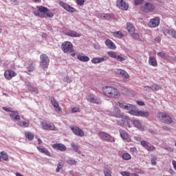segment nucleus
<instances>
[{
    "instance_id": "obj_63",
    "label": "nucleus",
    "mask_w": 176,
    "mask_h": 176,
    "mask_svg": "<svg viewBox=\"0 0 176 176\" xmlns=\"http://www.w3.org/2000/svg\"><path fill=\"white\" fill-rule=\"evenodd\" d=\"M37 141H38V145H41V144H42V140H41V138H38Z\"/></svg>"
},
{
    "instance_id": "obj_53",
    "label": "nucleus",
    "mask_w": 176,
    "mask_h": 176,
    "mask_svg": "<svg viewBox=\"0 0 176 176\" xmlns=\"http://www.w3.org/2000/svg\"><path fill=\"white\" fill-rule=\"evenodd\" d=\"M131 35H132L133 39H139L140 38V34H138V33H133Z\"/></svg>"
},
{
    "instance_id": "obj_8",
    "label": "nucleus",
    "mask_w": 176,
    "mask_h": 176,
    "mask_svg": "<svg viewBox=\"0 0 176 176\" xmlns=\"http://www.w3.org/2000/svg\"><path fill=\"white\" fill-rule=\"evenodd\" d=\"M40 60L41 63V67L43 69H45V68H47L49 67V63H50V60L49 59V57L46 54H42L40 56Z\"/></svg>"
},
{
    "instance_id": "obj_27",
    "label": "nucleus",
    "mask_w": 176,
    "mask_h": 176,
    "mask_svg": "<svg viewBox=\"0 0 176 176\" xmlns=\"http://www.w3.org/2000/svg\"><path fill=\"white\" fill-rule=\"evenodd\" d=\"M148 64L151 67H157V60L155 56H150L148 58Z\"/></svg>"
},
{
    "instance_id": "obj_35",
    "label": "nucleus",
    "mask_w": 176,
    "mask_h": 176,
    "mask_svg": "<svg viewBox=\"0 0 176 176\" xmlns=\"http://www.w3.org/2000/svg\"><path fill=\"white\" fill-rule=\"evenodd\" d=\"M67 35L68 36H72L73 38H75V37H78V36H80V35H79V34L75 31H69L67 32Z\"/></svg>"
},
{
    "instance_id": "obj_25",
    "label": "nucleus",
    "mask_w": 176,
    "mask_h": 176,
    "mask_svg": "<svg viewBox=\"0 0 176 176\" xmlns=\"http://www.w3.org/2000/svg\"><path fill=\"white\" fill-rule=\"evenodd\" d=\"M10 117L11 118V119H12V120H15V121L20 120L21 119V118L19 115L18 111H12L11 113L10 114Z\"/></svg>"
},
{
    "instance_id": "obj_11",
    "label": "nucleus",
    "mask_w": 176,
    "mask_h": 176,
    "mask_svg": "<svg viewBox=\"0 0 176 176\" xmlns=\"http://www.w3.org/2000/svg\"><path fill=\"white\" fill-rule=\"evenodd\" d=\"M41 125L44 130H50L51 131H54V130H56V125H54V124H47V122H46L45 120L41 121Z\"/></svg>"
},
{
    "instance_id": "obj_4",
    "label": "nucleus",
    "mask_w": 176,
    "mask_h": 176,
    "mask_svg": "<svg viewBox=\"0 0 176 176\" xmlns=\"http://www.w3.org/2000/svg\"><path fill=\"white\" fill-rule=\"evenodd\" d=\"M159 119H161L162 122L166 123V124H171L173 123V119L168 116V114L163 112H159L157 113Z\"/></svg>"
},
{
    "instance_id": "obj_56",
    "label": "nucleus",
    "mask_w": 176,
    "mask_h": 176,
    "mask_svg": "<svg viewBox=\"0 0 176 176\" xmlns=\"http://www.w3.org/2000/svg\"><path fill=\"white\" fill-rule=\"evenodd\" d=\"M3 111H6V112H12V108H8V107H3Z\"/></svg>"
},
{
    "instance_id": "obj_30",
    "label": "nucleus",
    "mask_w": 176,
    "mask_h": 176,
    "mask_svg": "<svg viewBox=\"0 0 176 176\" xmlns=\"http://www.w3.org/2000/svg\"><path fill=\"white\" fill-rule=\"evenodd\" d=\"M18 126L22 127L23 129H25L27 127H30V122L25 121H20L18 122Z\"/></svg>"
},
{
    "instance_id": "obj_39",
    "label": "nucleus",
    "mask_w": 176,
    "mask_h": 176,
    "mask_svg": "<svg viewBox=\"0 0 176 176\" xmlns=\"http://www.w3.org/2000/svg\"><path fill=\"white\" fill-rule=\"evenodd\" d=\"M107 54L111 58H116V57L118 56V55L116 54V52H113V51H111V52H107Z\"/></svg>"
},
{
    "instance_id": "obj_9",
    "label": "nucleus",
    "mask_w": 176,
    "mask_h": 176,
    "mask_svg": "<svg viewBox=\"0 0 176 176\" xmlns=\"http://www.w3.org/2000/svg\"><path fill=\"white\" fill-rule=\"evenodd\" d=\"M98 135L100 138L104 140V141H107V142H115V138L105 132L100 131L98 133Z\"/></svg>"
},
{
    "instance_id": "obj_51",
    "label": "nucleus",
    "mask_w": 176,
    "mask_h": 176,
    "mask_svg": "<svg viewBox=\"0 0 176 176\" xmlns=\"http://www.w3.org/2000/svg\"><path fill=\"white\" fill-rule=\"evenodd\" d=\"M72 111L73 113H76V112H80V109L79 107H73Z\"/></svg>"
},
{
    "instance_id": "obj_36",
    "label": "nucleus",
    "mask_w": 176,
    "mask_h": 176,
    "mask_svg": "<svg viewBox=\"0 0 176 176\" xmlns=\"http://www.w3.org/2000/svg\"><path fill=\"white\" fill-rule=\"evenodd\" d=\"M71 147L72 148L73 151H74V152H78V153H80L79 152V146L75 143H72L71 144Z\"/></svg>"
},
{
    "instance_id": "obj_13",
    "label": "nucleus",
    "mask_w": 176,
    "mask_h": 176,
    "mask_svg": "<svg viewBox=\"0 0 176 176\" xmlns=\"http://www.w3.org/2000/svg\"><path fill=\"white\" fill-rule=\"evenodd\" d=\"M160 24V17L155 16L150 20L148 22V26L151 28H156V27H159Z\"/></svg>"
},
{
    "instance_id": "obj_50",
    "label": "nucleus",
    "mask_w": 176,
    "mask_h": 176,
    "mask_svg": "<svg viewBox=\"0 0 176 176\" xmlns=\"http://www.w3.org/2000/svg\"><path fill=\"white\" fill-rule=\"evenodd\" d=\"M122 176H131L129 171H122L120 173Z\"/></svg>"
},
{
    "instance_id": "obj_16",
    "label": "nucleus",
    "mask_w": 176,
    "mask_h": 176,
    "mask_svg": "<svg viewBox=\"0 0 176 176\" xmlns=\"http://www.w3.org/2000/svg\"><path fill=\"white\" fill-rule=\"evenodd\" d=\"M51 103L54 107V109L56 111V112H57V113H63V110L61 107H60L58 102H57L54 98H51Z\"/></svg>"
},
{
    "instance_id": "obj_19",
    "label": "nucleus",
    "mask_w": 176,
    "mask_h": 176,
    "mask_svg": "<svg viewBox=\"0 0 176 176\" xmlns=\"http://www.w3.org/2000/svg\"><path fill=\"white\" fill-rule=\"evenodd\" d=\"M52 148L54 149H57L58 151H60L61 152H64V151H67V146L61 143H56L52 144Z\"/></svg>"
},
{
    "instance_id": "obj_31",
    "label": "nucleus",
    "mask_w": 176,
    "mask_h": 176,
    "mask_svg": "<svg viewBox=\"0 0 176 176\" xmlns=\"http://www.w3.org/2000/svg\"><path fill=\"white\" fill-rule=\"evenodd\" d=\"M135 127L138 129L139 130H144V128L142 127V125L141 124V122L138 120H135L133 122Z\"/></svg>"
},
{
    "instance_id": "obj_62",
    "label": "nucleus",
    "mask_w": 176,
    "mask_h": 176,
    "mask_svg": "<svg viewBox=\"0 0 176 176\" xmlns=\"http://www.w3.org/2000/svg\"><path fill=\"white\" fill-rule=\"evenodd\" d=\"M155 41L157 42V43H160V42H161V39L160 37L155 38Z\"/></svg>"
},
{
    "instance_id": "obj_47",
    "label": "nucleus",
    "mask_w": 176,
    "mask_h": 176,
    "mask_svg": "<svg viewBox=\"0 0 176 176\" xmlns=\"http://www.w3.org/2000/svg\"><path fill=\"white\" fill-rule=\"evenodd\" d=\"M91 63L93 64H100L99 58H94L91 59Z\"/></svg>"
},
{
    "instance_id": "obj_15",
    "label": "nucleus",
    "mask_w": 176,
    "mask_h": 176,
    "mask_svg": "<svg viewBox=\"0 0 176 176\" xmlns=\"http://www.w3.org/2000/svg\"><path fill=\"white\" fill-rule=\"evenodd\" d=\"M14 76H17V73L12 69L6 70L4 72V77L7 80H11Z\"/></svg>"
},
{
    "instance_id": "obj_26",
    "label": "nucleus",
    "mask_w": 176,
    "mask_h": 176,
    "mask_svg": "<svg viewBox=\"0 0 176 176\" xmlns=\"http://www.w3.org/2000/svg\"><path fill=\"white\" fill-rule=\"evenodd\" d=\"M126 30L131 35H133L135 32V28L131 23L126 24Z\"/></svg>"
},
{
    "instance_id": "obj_10",
    "label": "nucleus",
    "mask_w": 176,
    "mask_h": 176,
    "mask_svg": "<svg viewBox=\"0 0 176 176\" xmlns=\"http://www.w3.org/2000/svg\"><path fill=\"white\" fill-rule=\"evenodd\" d=\"M131 115L133 116H141L142 118H148V116H149V112L137 110L135 107L133 111H131Z\"/></svg>"
},
{
    "instance_id": "obj_14",
    "label": "nucleus",
    "mask_w": 176,
    "mask_h": 176,
    "mask_svg": "<svg viewBox=\"0 0 176 176\" xmlns=\"http://www.w3.org/2000/svg\"><path fill=\"white\" fill-rule=\"evenodd\" d=\"M116 73L117 75L121 76L124 80H129V79H130V75H129V73L124 69H117Z\"/></svg>"
},
{
    "instance_id": "obj_2",
    "label": "nucleus",
    "mask_w": 176,
    "mask_h": 176,
    "mask_svg": "<svg viewBox=\"0 0 176 176\" xmlns=\"http://www.w3.org/2000/svg\"><path fill=\"white\" fill-rule=\"evenodd\" d=\"M102 93L107 98H118L120 96V91L112 86L103 87Z\"/></svg>"
},
{
    "instance_id": "obj_3",
    "label": "nucleus",
    "mask_w": 176,
    "mask_h": 176,
    "mask_svg": "<svg viewBox=\"0 0 176 176\" xmlns=\"http://www.w3.org/2000/svg\"><path fill=\"white\" fill-rule=\"evenodd\" d=\"M111 116L113 118H118L121 119L120 121H117V124L118 126H121L123 127L124 126V123L126 122V119H127V116H124V113L120 111L118 107H114L113 111L111 112Z\"/></svg>"
},
{
    "instance_id": "obj_6",
    "label": "nucleus",
    "mask_w": 176,
    "mask_h": 176,
    "mask_svg": "<svg viewBox=\"0 0 176 176\" xmlns=\"http://www.w3.org/2000/svg\"><path fill=\"white\" fill-rule=\"evenodd\" d=\"M74 45L72 43L69 41H66L62 44L61 49L64 53H72Z\"/></svg>"
},
{
    "instance_id": "obj_12",
    "label": "nucleus",
    "mask_w": 176,
    "mask_h": 176,
    "mask_svg": "<svg viewBox=\"0 0 176 176\" xmlns=\"http://www.w3.org/2000/svg\"><path fill=\"white\" fill-rule=\"evenodd\" d=\"M58 5L63 8L65 10H67V12H69V13H75V12H76V9L69 6V4H67V3L64 1H59Z\"/></svg>"
},
{
    "instance_id": "obj_52",
    "label": "nucleus",
    "mask_w": 176,
    "mask_h": 176,
    "mask_svg": "<svg viewBox=\"0 0 176 176\" xmlns=\"http://www.w3.org/2000/svg\"><path fill=\"white\" fill-rule=\"evenodd\" d=\"M157 55L158 57H160L161 58H163L166 56V53L164 52H157Z\"/></svg>"
},
{
    "instance_id": "obj_58",
    "label": "nucleus",
    "mask_w": 176,
    "mask_h": 176,
    "mask_svg": "<svg viewBox=\"0 0 176 176\" xmlns=\"http://www.w3.org/2000/svg\"><path fill=\"white\" fill-rule=\"evenodd\" d=\"M137 104L140 107H144V105H145V103H144L142 101H137Z\"/></svg>"
},
{
    "instance_id": "obj_54",
    "label": "nucleus",
    "mask_w": 176,
    "mask_h": 176,
    "mask_svg": "<svg viewBox=\"0 0 176 176\" xmlns=\"http://www.w3.org/2000/svg\"><path fill=\"white\" fill-rule=\"evenodd\" d=\"M170 36H172V38H176V31L175 30H172L170 32Z\"/></svg>"
},
{
    "instance_id": "obj_1",
    "label": "nucleus",
    "mask_w": 176,
    "mask_h": 176,
    "mask_svg": "<svg viewBox=\"0 0 176 176\" xmlns=\"http://www.w3.org/2000/svg\"><path fill=\"white\" fill-rule=\"evenodd\" d=\"M36 10L33 11V13L34 16L37 17L45 19L46 17L52 18L54 16V14L52 12L49 8L43 6H36Z\"/></svg>"
},
{
    "instance_id": "obj_44",
    "label": "nucleus",
    "mask_w": 176,
    "mask_h": 176,
    "mask_svg": "<svg viewBox=\"0 0 176 176\" xmlns=\"http://www.w3.org/2000/svg\"><path fill=\"white\" fill-rule=\"evenodd\" d=\"M156 160H157V157L156 155H154L151 158V164L152 166H156L157 163L156 162Z\"/></svg>"
},
{
    "instance_id": "obj_45",
    "label": "nucleus",
    "mask_w": 176,
    "mask_h": 176,
    "mask_svg": "<svg viewBox=\"0 0 176 176\" xmlns=\"http://www.w3.org/2000/svg\"><path fill=\"white\" fill-rule=\"evenodd\" d=\"M99 58V63H102L104 61H107L108 60V56H103L101 58Z\"/></svg>"
},
{
    "instance_id": "obj_40",
    "label": "nucleus",
    "mask_w": 176,
    "mask_h": 176,
    "mask_svg": "<svg viewBox=\"0 0 176 176\" xmlns=\"http://www.w3.org/2000/svg\"><path fill=\"white\" fill-rule=\"evenodd\" d=\"M104 176H112V171L107 168L104 170Z\"/></svg>"
},
{
    "instance_id": "obj_37",
    "label": "nucleus",
    "mask_w": 176,
    "mask_h": 176,
    "mask_svg": "<svg viewBox=\"0 0 176 176\" xmlns=\"http://www.w3.org/2000/svg\"><path fill=\"white\" fill-rule=\"evenodd\" d=\"M63 167H64V162L60 161L58 163V166H57V168L56 169V171L57 173H60V170H61L63 168Z\"/></svg>"
},
{
    "instance_id": "obj_23",
    "label": "nucleus",
    "mask_w": 176,
    "mask_h": 176,
    "mask_svg": "<svg viewBox=\"0 0 176 176\" xmlns=\"http://www.w3.org/2000/svg\"><path fill=\"white\" fill-rule=\"evenodd\" d=\"M112 35L115 36V38L121 39V38H124V36H126V32L122 31L113 32Z\"/></svg>"
},
{
    "instance_id": "obj_5",
    "label": "nucleus",
    "mask_w": 176,
    "mask_h": 176,
    "mask_svg": "<svg viewBox=\"0 0 176 176\" xmlns=\"http://www.w3.org/2000/svg\"><path fill=\"white\" fill-rule=\"evenodd\" d=\"M141 9L142 12L151 13L152 12H155L156 7L151 2H146L143 6H142Z\"/></svg>"
},
{
    "instance_id": "obj_29",
    "label": "nucleus",
    "mask_w": 176,
    "mask_h": 176,
    "mask_svg": "<svg viewBox=\"0 0 176 176\" xmlns=\"http://www.w3.org/2000/svg\"><path fill=\"white\" fill-rule=\"evenodd\" d=\"M25 138L28 140V141H32V140L35 138V135L30 131L25 132Z\"/></svg>"
},
{
    "instance_id": "obj_57",
    "label": "nucleus",
    "mask_w": 176,
    "mask_h": 176,
    "mask_svg": "<svg viewBox=\"0 0 176 176\" xmlns=\"http://www.w3.org/2000/svg\"><path fill=\"white\" fill-rule=\"evenodd\" d=\"M130 152L132 153H137V148L135 147H132L130 148Z\"/></svg>"
},
{
    "instance_id": "obj_18",
    "label": "nucleus",
    "mask_w": 176,
    "mask_h": 176,
    "mask_svg": "<svg viewBox=\"0 0 176 176\" xmlns=\"http://www.w3.org/2000/svg\"><path fill=\"white\" fill-rule=\"evenodd\" d=\"M116 5L118 8L122 10H127V9H129V4L124 0H117Z\"/></svg>"
},
{
    "instance_id": "obj_33",
    "label": "nucleus",
    "mask_w": 176,
    "mask_h": 176,
    "mask_svg": "<svg viewBox=\"0 0 176 176\" xmlns=\"http://www.w3.org/2000/svg\"><path fill=\"white\" fill-rule=\"evenodd\" d=\"M28 72H26L28 74V72H34L35 71V65L34 63H30L27 67Z\"/></svg>"
},
{
    "instance_id": "obj_34",
    "label": "nucleus",
    "mask_w": 176,
    "mask_h": 176,
    "mask_svg": "<svg viewBox=\"0 0 176 176\" xmlns=\"http://www.w3.org/2000/svg\"><path fill=\"white\" fill-rule=\"evenodd\" d=\"M0 155V157L5 162H8V160H9V155H8V153H5V151H1Z\"/></svg>"
},
{
    "instance_id": "obj_64",
    "label": "nucleus",
    "mask_w": 176,
    "mask_h": 176,
    "mask_svg": "<svg viewBox=\"0 0 176 176\" xmlns=\"http://www.w3.org/2000/svg\"><path fill=\"white\" fill-rule=\"evenodd\" d=\"M131 176H140V175H138L137 173H131Z\"/></svg>"
},
{
    "instance_id": "obj_48",
    "label": "nucleus",
    "mask_w": 176,
    "mask_h": 176,
    "mask_svg": "<svg viewBox=\"0 0 176 176\" xmlns=\"http://www.w3.org/2000/svg\"><path fill=\"white\" fill-rule=\"evenodd\" d=\"M76 2L79 6H83L85 5V0H76Z\"/></svg>"
},
{
    "instance_id": "obj_32",
    "label": "nucleus",
    "mask_w": 176,
    "mask_h": 176,
    "mask_svg": "<svg viewBox=\"0 0 176 176\" xmlns=\"http://www.w3.org/2000/svg\"><path fill=\"white\" fill-rule=\"evenodd\" d=\"M146 87L147 89H151L153 91H157L162 89L160 86L156 84L153 85L151 87H148V86L145 87V88Z\"/></svg>"
},
{
    "instance_id": "obj_7",
    "label": "nucleus",
    "mask_w": 176,
    "mask_h": 176,
    "mask_svg": "<svg viewBox=\"0 0 176 176\" xmlns=\"http://www.w3.org/2000/svg\"><path fill=\"white\" fill-rule=\"evenodd\" d=\"M116 105H119L122 109H125L126 111H129V113L131 115L132 111H134L135 105L129 104V103H121L120 102H116Z\"/></svg>"
},
{
    "instance_id": "obj_55",
    "label": "nucleus",
    "mask_w": 176,
    "mask_h": 176,
    "mask_svg": "<svg viewBox=\"0 0 176 176\" xmlns=\"http://www.w3.org/2000/svg\"><path fill=\"white\" fill-rule=\"evenodd\" d=\"M144 2V0H135V5H141Z\"/></svg>"
},
{
    "instance_id": "obj_22",
    "label": "nucleus",
    "mask_w": 176,
    "mask_h": 176,
    "mask_svg": "<svg viewBox=\"0 0 176 176\" xmlns=\"http://www.w3.org/2000/svg\"><path fill=\"white\" fill-rule=\"evenodd\" d=\"M105 45L108 49H111V50H115L116 49V45H115L113 42L109 39L105 41Z\"/></svg>"
},
{
    "instance_id": "obj_17",
    "label": "nucleus",
    "mask_w": 176,
    "mask_h": 176,
    "mask_svg": "<svg viewBox=\"0 0 176 176\" xmlns=\"http://www.w3.org/2000/svg\"><path fill=\"white\" fill-rule=\"evenodd\" d=\"M70 129L76 135H78V137H85V132H83V130L80 129V128L78 126H70Z\"/></svg>"
},
{
    "instance_id": "obj_59",
    "label": "nucleus",
    "mask_w": 176,
    "mask_h": 176,
    "mask_svg": "<svg viewBox=\"0 0 176 176\" xmlns=\"http://www.w3.org/2000/svg\"><path fill=\"white\" fill-rule=\"evenodd\" d=\"M172 164H173L174 170H175V171H176V161L175 160H173Z\"/></svg>"
},
{
    "instance_id": "obj_60",
    "label": "nucleus",
    "mask_w": 176,
    "mask_h": 176,
    "mask_svg": "<svg viewBox=\"0 0 176 176\" xmlns=\"http://www.w3.org/2000/svg\"><path fill=\"white\" fill-rule=\"evenodd\" d=\"M166 151H168V152H174V148L168 147L165 148Z\"/></svg>"
},
{
    "instance_id": "obj_49",
    "label": "nucleus",
    "mask_w": 176,
    "mask_h": 176,
    "mask_svg": "<svg viewBox=\"0 0 176 176\" xmlns=\"http://www.w3.org/2000/svg\"><path fill=\"white\" fill-rule=\"evenodd\" d=\"M148 152H152V151H155L156 149V147L154 146H148L146 148Z\"/></svg>"
},
{
    "instance_id": "obj_46",
    "label": "nucleus",
    "mask_w": 176,
    "mask_h": 176,
    "mask_svg": "<svg viewBox=\"0 0 176 176\" xmlns=\"http://www.w3.org/2000/svg\"><path fill=\"white\" fill-rule=\"evenodd\" d=\"M141 145L142 146H143L144 148H145V149H146L147 146H148V142L145 141V140H142L141 142Z\"/></svg>"
},
{
    "instance_id": "obj_61",
    "label": "nucleus",
    "mask_w": 176,
    "mask_h": 176,
    "mask_svg": "<svg viewBox=\"0 0 176 176\" xmlns=\"http://www.w3.org/2000/svg\"><path fill=\"white\" fill-rule=\"evenodd\" d=\"M64 82H67V83H69V78L68 76H66L64 78Z\"/></svg>"
},
{
    "instance_id": "obj_28",
    "label": "nucleus",
    "mask_w": 176,
    "mask_h": 176,
    "mask_svg": "<svg viewBox=\"0 0 176 176\" xmlns=\"http://www.w3.org/2000/svg\"><path fill=\"white\" fill-rule=\"evenodd\" d=\"M119 133H120V135L122 138V140H125L126 141H127V140H129V133H127V131H126L125 130L120 129L119 131Z\"/></svg>"
},
{
    "instance_id": "obj_43",
    "label": "nucleus",
    "mask_w": 176,
    "mask_h": 176,
    "mask_svg": "<svg viewBox=\"0 0 176 176\" xmlns=\"http://www.w3.org/2000/svg\"><path fill=\"white\" fill-rule=\"evenodd\" d=\"M101 17H103L104 20H110L112 16L109 14H101Z\"/></svg>"
},
{
    "instance_id": "obj_42",
    "label": "nucleus",
    "mask_w": 176,
    "mask_h": 176,
    "mask_svg": "<svg viewBox=\"0 0 176 176\" xmlns=\"http://www.w3.org/2000/svg\"><path fill=\"white\" fill-rule=\"evenodd\" d=\"M66 162L67 163V164H69L70 166H74V165L78 164V161H76L75 160H69Z\"/></svg>"
},
{
    "instance_id": "obj_38",
    "label": "nucleus",
    "mask_w": 176,
    "mask_h": 176,
    "mask_svg": "<svg viewBox=\"0 0 176 176\" xmlns=\"http://www.w3.org/2000/svg\"><path fill=\"white\" fill-rule=\"evenodd\" d=\"M116 59L117 60V61L120 62L124 61L126 60V56H124V55H118Z\"/></svg>"
},
{
    "instance_id": "obj_20",
    "label": "nucleus",
    "mask_w": 176,
    "mask_h": 176,
    "mask_svg": "<svg viewBox=\"0 0 176 176\" xmlns=\"http://www.w3.org/2000/svg\"><path fill=\"white\" fill-rule=\"evenodd\" d=\"M87 100L92 104H101V100L98 98H96V96H94L93 94L89 95Z\"/></svg>"
},
{
    "instance_id": "obj_21",
    "label": "nucleus",
    "mask_w": 176,
    "mask_h": 176,
    "mask_svg": "<svg viewBox=\"0 0 176 176\" xmlns=\"http://www.w3.org/2000/svg\"><path fill=\"white\" fill-rule=\"evenodd\" d=\"M37 149L40 153H43L45 155V156H49L50 157H52V154L50 153V151L49 150L43 148L42 146H37Z\"/></svg>"
},
{
    "instance_id": "obj_24",
    "label": "nucleus",
    "mask_w": 176,
    "mask_h": 176,
    "mask_svg": "<svg viewBox=\"0 0 176 176\" xmlns=\"http://www.w3.org/2000/svg\"><path fill=\"white\" fill-rule=\"evenodd\" d=\"M77 58L78 60H79L80 61H82V63H87V61L90 60V58H89V56H87L83 55V54H79L77 56Z\"/></svg>"
},
{
    "instance_id": "obj_41",
    "label": "nucleus",
    "mask_w": 176,
    "mask_h": 176,
    "mask_svg": "<svg viewBox=\"0 0 176 176\" xmlns=\"http://www.w3.org/2000/svg\"><path fill=\"white\" fill-rule=\"evenodd\" d=\"M122 158L124 160H130L131 159V155L127 153H125L122 155Z\"/></svg>"
}]
</instances>
